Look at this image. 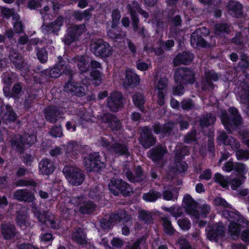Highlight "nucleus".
Returning <instances> with one entry per match:
<instances>
[{
  "label": "nucleus",
  "instance_id": "35",
  "mask_svg": "<svg viewBox=\"0 0 249 249\" xmlns=\"http://www.w3.org/2000/svg\"><path fill=\"white\" fill-rule=\"evenodd\" d=\"M110 152L118 156H124L126 157H128L130 156V152L128 150L127 144L118 142H115L112 143Z\"/></svg>",
  "mask_w": 249,
  "mask_h": 249
},
{
  "label": "nucleus",
  "instance_id": "14",
  "mask_svg": "<svg viewBox=\"0 0 249 249\" xmlns=\"http://www.w3.org/2000/svg\"><path fill=\"white\" fill-rule=\"evenodd\" d=\"M123 86L125 89L134 88L139 85L140 78L132 69H126L124 77L122 79Z\"/></svg>",
  "mask_w": 249,
  "mask_h": 249
},
{
  "label": "nucleus",
  "instance_id": "28",
  "mask_svg": "<svg viewBox=\"0 0 249 249\" xmlns=\"http://www.w3.org/2000/svg\"><path fill=\"white\" fill-rule=\"evenodd\" d=\"M64 22V18L61 16H58L57 18L48 24L42 25L43 29L45 30L48 34H53L57 35L58 32L62 26Z\"/></svg>",
  "mask_w": 249,
  "mask_h": 249
},
{
  "label": "nucleus",
  "instance_id": "1",
  "mask_svg": "<svg viewBox=\"0 0 249 249\" xmlns=\"http://www.w3.org/2000/svg\"><path fill=\"white\" fill-rule=\"evenodd\" d=\"M36 137L33 135L15 134L11 138L10 142L11 147L16 152L21 154L35 143Z\"/></svg>",
  "mask_w": 249,
  "mask_h": 249
},
{
  "label": "nucleus",
  "instance_id": "20",
  "mask_svg": "<svg viewBox=\"0 0 249 249\" xmlns=\"http://www.w3.org/2000/svg\"><path fill=\"white\" fill-rule=\"evenodd\" d=\"M9 58L16 69L25 74L29 71L28 65L24 62L22 56L19 53L15 51L11 52Z\"/></svg>",
  "mask_w": 249,
  "mask_h": 249
},
{
  "label": "nucleus",
  "instance_id": "58",
  "mask_svg": "<svg viewBox=\"0 0 249 249\" xmlns=\"http://www.w3.org/2000/svg\"><path fill=\"white\" fill-rule=\"evenodd\" d=\"M139 219L145 223L149 224L152 221V216L151 213L144 210L141 211L139 213Z\"/></svg>",
  "mask_w": 249,
  "mask_h": 249
},
{
  "label": "nucleus",
  "instance_id": "61",
  "mask_svg": "<svg viewBox=\"0 0 249 249\" xmlns=\"http://www.w3.org/2000/svg\"><path fill=\"white\" fill-rule=\"evenodd\" d=\"M1 80L3 84L5 85L4 87H8L10 88L14 82V79L11 74L4 73L1 75Z\"/></svg>",
  "mask_w": 249,
  "mask_h": 249
},
{
  "label": "nucleus",
  "instance_id": "60",
  "mask_svg": "<svg viewBox=\"0 0 249 249\" xmlns=\"http://www.w3.org/2000/svg\"><path fill=\"white\" fill-rule=\"evenodd\" d=\"M201 89L203 91H212L214 89L213 82L205 78L201 83Z\"/></svg>",
  "mask_w": 249,
  "mask_h": 249
},
{
  "label": "nucleus",
  "instance_id": "40",
  "mask_svg": "<svg viewBox=\"0 0 249 249\" xmlns=\"http://www.w3.org/2000/svg\"><path fill=\"white\" fill-rule=\"evenodd\" d=\"M58 63L55 65L57 66L61 70L63 73L68 75V76L73 74V71L70 67L69 62L65 61L61 55L57 57Z\"/></svg>",
  "mask_w": 249,
  "mask_h": 249
},
{
  "label": "nucleus",
  "instance_id": "36",
  "mask_svg": "<svg viewBox=\"0 0 249 249\" xmlns=\"http://www.w3.org/2000/svg\"><path fill=\"white\" fill-rule=\"evenodd\" d=\"M27 212L24 210H19L17 213L16 221L17 226L21 230H25L28 226L27 222Z\"/></svg>",
  "mask_w": 249,
  "mask_h": 249
},
{
  "label": "nucleus",
  "instance_id": "10",
  "mask_svg": "<svg viewBox=\"0 0 249 249\" xmlns=\"http://www.w3.org/2000/svg\"><path fill=\"white\" fill-rule=\"evenodd\" d=\"M73 74L69 75V79L64 86V90L72 95L82 97L85 94L84 87L81 83L75 82Z\"/></svg>",
  "mask_w": 249,
  "mask_h": 249
},
{
  "label": "nucleus",
  "instance_id": "16",
  "mask_svg": "<svg viewBox=\"0 0 249 249\" xmlns=\"http://www.w3.org/2000/svg\"><path fill=\"white\" fill-rule=\"evenodd\" d=\"M169 83L168 78L164 74L160 75L159 80L156 86L158 90L157 104L161 106L165 103V94L163 90L166 89Z\"/></svg>",
  "mask_w": 249,
  "mask_h": 249
},
{
  "label": "nucleus",
  "instance_id": "26",
  "mask_svg": "<svg viewBox=\"0 0 249 249\" xmlns=\"http://www.w3.org/2000/svg\"><path fill=\"white\" fill-rule=\"evenodd\" d=\"M14 197L20 202L31 203L35 200V196L27 189H18L14 193Z\"/></svg>",
  "mask_w": 249,
  "mask_h": 249
},
{
  "label": "nucleus",
  "instance_id": "12",
  "mask_svg": "<svg viewBox=\"0 0 249 249\" xmlns=\"http://www.w3.org/2000/svg\"><path fill=\"white\" fill-rule=\"evenodd\" d=\"M139 141L142 147L148 149L156 144L157 139L153 135L152 129L149 126H145L141 132Z\"/></svg>",
  "mask_w": 249,
  "mask_h": 249
},
{
  "label": "nucleus",
  "instance_id": "29",
  "mask_svg": "<svg viewBox=\"0 0 249 249\" xmlns=\"http://www.w3.org/2000/svg\"><path fill=\"white\" fill-rule=\"evenodd\" d=\"M80 145L76 141H71L67 144L66 151V157L71 160H76L79 156L78 152L80 150Z\"/></svg>",
  "mask_w": 249,
  "mask_h": 249
},
{
  "label": "nucleus",
  "instance_id": "54",
  "mask_svg": "<svg viewBox=\"0 0 249 249\" xmlns=\"http://www.w3.org/2000/svg\"><path fill=\"white\" fill-rule=\"evenodd\" d=\"M36 55L38 59L41 63H44L48 60V52L45 48L36 47Z\"/></svg>",
  "mask_w": 249,
  "mask_h": 249
},
{
  "label": "nucleus",
  "instance_id": "48",
  "mask_svg": "<svg viewBox=\"0 0 249 249\" xmlns=\"http://www.w3.org/2000/svg\"><path fill=\"white\" fill-rule=\"evenodd\" d=\"M74 239L79 245H85L87 243L86 234L82 228H79L76 230L74 233Z\"/></svg>",
  "mask_w": 249,
  "mask_h": 249
},
{
  "label": "nucleus",
  "instance_id": "9",
  "mask_svg": "<svg viewBox=\"0 0 249 249\" xmlns=\"http://www.w3.org/2000/svg\"><path fill=\"white\" fill-rule=\"evenodd\" d=\"M124 100L121 92L115 91L107 98V106L111 111L116 112L123 107Z\"/></svg>",
  "mask_w": 249,
  "mask_h": 249
},
{
  "label": "nucleus",
  "instance_id": "25",
  "mask_svg": "<svg viewBox=\"0 0 249 249\" xmlns=\"http://www.w3.org/2000/svg\"><path fill=\"white\" fill-rule=\"evenodd\" d=\"M194 59V54L190 51L178 53L173 60L175 65H189Z\"/></svg>",
  "mask_w": 249,
  "mask_h": 249
},
{
  "label": "nucleus",
  "instance_id": "22",
  "mask_svg": "<svg viewBox=\"0 0 249 249\" xmlns=\"http://www.w3.org/2000/svg\"><path fill=\"white\" fill-rule=\"evenodd\" d=\"M217 140L219 144H223L226 146L229 145L233 151H236L240 146L238 141L232 137L228 136L224 131L220 134Z\"/></svg>",
  "mask_w": 249,
  "mask_h": 249
},
{
  "label": "nucleus",
  "instance_id": "38",
  "mask_svg": "<svg viewBox=\"0 0 249 249\" xmlns=\"http://www.w3.org/2000/svg\"><path fill=\"white\" fill-rule=\"evenodd\" d=\"M222 216L230 222H239L241 220V216L235 209L233 210H224L222 212Z\"/></svg>",
  "mask_w": 249,
  "mask_h": 249
},
{
  "label": "nucleus",
  "instance_id": "15",
  "mask_svg": "<svg viewBox=\"0 0 249 249\" xmlns=\"http://www.w3.org/2000/svg\"><path fill=\"white\" fill-rule=\"evenodd\" d=\"M207 238L210 241L218 242L223 238L225 234V228L222 225L215 224L206 229Z\"/></svg>",
  "mask_w": 249,
  "mask_h": 249
},
{
  "label": "nucleus",
  "instance_id": "18",
  "mask_svg": "<svg viewBox=\"0 0 249 249\" xmlns=\"http://www.w3.org/2000/svg\"><path fill=\"white\" fill-rule=\"evenodd\" d=\"M36 215L39 222L47 227L56 230L59 228V224L56 222L54 215L47 212L37 213Z\"/></svg>",
  "mask_w": 249,
  "mask_h": 249
},
{
  "label": "nucleus",
  "instance_id": "4",
  "mask_svg": "<svg viewBox=\"0 0 249 249\" xmlns=\"http://www.w3.org/2000/svg\"><path fill=\"white\" fill-rule=\"evenodd\" d=\"M63 172L70 183L73 186L81 185L84 181L85 175L80 168L73 166H65Z\"/></svg>",
  "mask_w": 249,
  "mask_h": 249
},
{
  "label": "nucleus",
  "instance_id": "2",
  "mask_svg": "<svg viewBox=\"0 0 249 249\" xmlns=\"http://www.w3.org/2000/svg\"><path fill=\"white\" fill-rule=\"evenodd\" d=\"M109 191L115 196H129L133 193V188L126 181L122 179H114L108 184Z\"/></svg>",
  "mask_w": 249,
  "mask_h": 249
},
{
  "label": "nucleus",
  "instance_id": "42",
  "mask_svg": "<svg viewBox=\"0 0 249 249\" xmlns=\"http://www.w3.org/2000/svg\"><path fill=\"white\" fill-rule=\"evenodd\" d=\"M133 103L135 106L138 107L140 110H143L144 105L145 102V98L142 93L139 92H135L132 97Z\"/></svg>",
  "mask_w": 249,
  "mask_h": 249
},
{
  "label": "nucleus",
  "instance_id": "23",
  "mask_svg": "<svg viewBox=\"0 0 249 249\" xmlns=\"http://www.w3.org/2000/svg\"><path fill=\"white\" fill-rule=\"evenodd\" d=\"M46 120L50 123H55L61 116V111L55 106H49L44 109Z\"/></svg>",
  "mask_w": 249,
  "mask_h": 249
},
{
  "label": "nucleus",
  "instance_id": "30",
  "mask_svg": "<svg viewBox=\"0 0 249 249\" xmlns=\"http://www.w3.org/2000/svg\"><path fill=\"white\" fill-rule=\"evenodd\" d=\"M79 212L82 214H92L95 211L97 205L91 200H86L83 202L79 201L78 202Z\"/></svg>",
  "mask_w": 249,
  "mask_h": 249
},
{
  "label": "nucleus",
  "instance_id": "13",
  "mask_svg": "<svg viewBox=\"0 0 249 249\" xmlns=\"http://www.w3.org/2000/svg\"><path fill=\"white\" fill-rule=\"evenodd\" d=\"M84 32L82 25H72L69 27L67 33L64 36L63 41L66 45H70L77 41Z\"/></svg>",
  "mask_w": 249,
  "mask_h": 249
},
{
  "label": "nucleus",
  "instance_id": "19",
  "mask_svg": "<svg viewBox=\"0 0 249 249\" xmlns=\"http://www.w3.org/2000/svg\"><path fill=\"white\" fill-rule=\"evenodd\" d=\"M227 11L233 18H241L243 16V6L239 1L230 0L226 5Z\"/></svg>",
  "mask_w": 249,
  "mask_h": 249
},
{
  "label": "nucleus",
  "instance_id": "47",
  "mask_svg": "<svg viewBox=\"0 0 249 249\" xmlns=\"http://www.w3.org/2000/svg\"><path fill=\"white\" fill-rule=\"evenodd\" d=\"M188 164L186 161H174L172 171L175 174H179L187 171Z\"/></svg>",
  "mask_w": 249,
  "mask_h": 249
},
{
  "label": "nucleus",
  "instance_id": "17",
  "mask_svg": "<svg viewBox=\"0 0 249 249\" xmlns=\"http://www.w3.org/2000/svg\"><path fill=\"white\" fill-rule=\"evenodd\" d=\"M102 121L107 124V126L114 133L122 131L123 128L122 123L115 115L105 114L102 117Z\"/></svg>",
  "mask_w": 249,
  "mask_h": 249
},
{
  "label": "nucleus",
  "instance_id": "53",
  "mask_svg": "<svg viewBox=\"0 0 249 249\" xmlns=\"http://www.w3.org/2000/svg\"><path fill=\"white\" fill-rule=\"evenodd\" d=\"M213 179L215 182L218 183L223 188H227L229 184L228 178H225L219 173H216L214 174Z\"/></svg>",
  "mask_w": 249,
  "mask_h": 249
},
{
  "label": "nucleus",
  "instance_id": "55",
  "mask_svg": "<svg viewBox=\"0 0 249 249\" xmlns=\"http://www.w3.org/2000/svg\"><path fill=\"white\" fill-rule=\"evenodd\" d=\"M196 130L193 128L188 132L184 138V142L186 143H191L193 142H197L196 138Z\"/></svg>",
  "mask_w": 249,
  "mask_h": 249
},
{
  "label": "nucleus",
  "instance_id": "50",
  "mask_svg": "<svg viewBox=\"0 0 249 249\" xmlns=\"http://www.w3.org/2000/svg\"><path fill=\"white\" fill-rule=\"evenodd\" d=\"M16 187H36V182L33 179H25L23 178L19 179L14 183Z\"/></svg>",
  "mask_w": 249,
  "mask_h": 249
},
{
  "label": "nucleus",
  "instance_id": "63",
  "mask_svg": "<svg viewBox=\"0 0 249 249\" xmlns=\"http://www.w3.org/2000/svg\"><path fill=\"white\" fill-rule=\"evenodd\" d=\"M112 27H116L118 25L121 18V14L119 9L113 10L112 15Z\"/></svg>",
  "mask_w": 249,
  "mask_h": 249
},
{
  "label": "nucleus",
  "instance_id": "24",
  "mask_svg": "<svg viewBox=\"0 0 249 249\" xmlns=\"http://www.w3.org/2000/svg\"><path fill=\"white\" fill-rule=\"evenodd\" d=\"M55 168L54 161L45 158L39 163L38 169L40 174L43 176H49L52 174Z\"/></svg>",
  "mask_w": 249,
  "mask_h": 249
},
{
  "label": "nucleus",
  "instance_id": "49",
  "mask_svg": "<svg viewBox=\"0 0 249 249\" xmlns=\"http://www.w3.org/2000/svg\"><path fill=\"white\" fill-rule=\"evenodd\" d=\"M36 99V96L34 94H29L21 103L22 109L24 111H28L33 106L34 101Z\"/></svg>",
  "mask_w": 249,
  "mask_h": 249
},
{
  "label": "nucleus",
  "instance_id": "7",
  "mask_svg": "<svg viewBox=\"0 0 249 249\" xmlns=\"http://www.w3.org/2000/svg\"><path fill=\"white\" fill-rule=\"evenodd\" d=\"M94 54L101 58H107L112 54V49L110 44L103 39L96 40L92 45Z\"/></svg>",
  "mask_w": 249,
  "mask_h": 249
},
{
  "label": "nucleus",
  "instance_id": "57",
  "mask_svg": "<svg viewBox=\"0 0 249 249\" xmlns=\"http://www.w3.org/2000/svg\"><path fill=\"white\" fill-rule=\"evenodd\" d=\"M179 228L184 231H188L191 227V223L188 218H182L179 219L177 221Z\"/></svg>",
  "mask_w": 249,
  "mask_h": 249
},
{
  "label": "nucleus",
  "instance_id": "43",
  "mask_svg": "<svg viewBox=\"0 0 249 249\" xmlns=\"http://www.w3.org/2000/svg\"><path fill=\"white\" fill-rule=\"evenodd\" d=\"M161 196L162 194L160 192L150 189L148 192L143 194L142 198L146 202H154Z\"/></svg>",
  "mask_w": 249,
  "mask_h": 249
},
{
  "label": "nucleus",
  "instance_id": "64",
  "mask_svg": "<svg viewBox=\"0 0 249 249\" xmlns=\"http://www.w3.org/2000/svg\"><path fill=\"white\" fill-rule=\"evenodd\" d=\"M236 156L238 160L249 159V150L242 149L237 150L236 152Z\"/></svg>",
  "mask_w": 249,
  "mask_h": 249
},
{
  "label": "nucleus",
  "instance_id": "59",
  "mask_svg": "<svg viewBox=\"0 0 249 249\" xmlns=\"http://www.w3.org/2000/svg\"><path fill=\"white\" fill-rule=\"evenodd\" d=\"M116 27H112L107 31V36L110 38L114 39H121L123 38L121 31L116 29Z\"/></svg>",
  "mask_w": 249,
  "mask_h": 249
},
{
  "label": "nucleus",
  "instance_id": "31",
  "mask_svg": "<svg viewBox=\"0 0 249 249\" xmlns=\"http://www.w3.org/2000/svg\"><path fill=\"white\" fill-rule=\"evenodd\" d=\"M63 72L57 66H54L50 69H45L40 71V79L48 81L51 78H56L59 77Z\"/></svg>",
  "mask_w": 249,
  "mask_h": 249
},
{
  "label": "nucleus",
  "instance_id": "39",
  "mask_svg": "<svg viewBox=\"0 0 249 249\" xmlns=\"http://www.w3.org/2000/svg\"><path fill=\"white\" fill-rule=\"evenodd\" d=\"M93 7L91 6L90 8L81 11L79 10L74 11L72 14V16L77 21H82L83 19L89 20L91 17V12L94 10Z\"/></svg>",
  "mask_w": 249,
  "mask_h": 249
},
{
  "label": "nucleus",
  "instance_id": "6",
  "mask_svg": "<svg viewBox=\"0 0 249 249\" xmlns=\"http://www.w3.org/2000/svg\"><path fill=\"white\" fill-rule=\"evenodd\" d=\"M0 114H2L1 120L4 124L8 125L13 123L20 126L22 124V121L18 119V116L9 104H2L0 106Z\"/></svg>",
  "mask_w": 249,
  "mask_h": 249
},
{
  "label": "nucleus",
  "instance_id": "45",
  "mask_svg": "<svg viewBox=\"0 0 249 249\" xmlns=\"http://www.w3.org/2000/svg\"><path fill=\"white\" fill-rule=\"evenodd\" d=\"M162 222V226L163 228L164 232L169 235H172L174 234L175 229L172 226L171 221L168 216H164L161 218Z\"/></svg>",
  "mask_w": 249,
  "mask_h": 249
},
{
  "label": "nucleus",
  "instance_id": "3",
  "mask_svg": "<svg viewBox=\"0 0 249 249\" xmlns=\"http://www.w3.org/2000/svg\"><path fill=\"white\" fill-rule=\"evenodd\" d=\"M195 76L196 72L193 69L180 67L174 72V82L176 84H183L186 86L193 85L196 81Z\"/></svg>",
  "mask_w": 249,
  "mask_h": 249
},
{
  "label": "nucleus",
  "instance_id": "52",
  "mask_svg": "<svg viewBox=\"0 0 249 249\" xmlns=\"http://www.w3.org/2000/svg\"><path fill=\"white\" fill-rule=\"evenodd\" d=\"M237 221L230 222L229 227V232L231 235L237 236L238 235L241 230V226Z\"/></svg>",
  "mask_w": 249,
  "mask_h": 249
},
{
  "label": "nucleus",
  "instance_id": "32",
  "mask_svg": "<svg viewBox=\"0 0 249 249\" xmlns=\"http://www.w3.org/2000/svg\"><path fill=\"white\" fill-rule=\"evenodd\" d=\"M185 212L190 214H194L196 212L197 202L189 194H186L183 198Z\"/></svg>",
  "mask_w": 249,
  "mask_h": 249
},
{
  "label": "nucleus",
  "instance_id": "5",
  "mask_svg": "<svg viewBox=\"0 0 249 249\" xmlns=\"http://www.w3.org/2000/svg\"><path fill=\"white\" fill-rule=\"evenodd\" d=\"M99 153H91L84 159V165L89 172H98L106 168V164L101 161Z\"/></svg>",
  "mask_w": 249,
  "mask_h": 249
},
{
  "label": "nucleus",
  "instance_id": "8",
  "mask_svg": "<svg viewBox=\"0 0 249 249\" xmlns=\"http://www.w3.org/2000/svg\"><path fill=\"white\" fill-rule=\"evenodd\" d=\"M209 34V30L205 27L196 29L191 35V44L192 46H195L196 47H206L207 42L205 37L208 36Z\"/></svg>",
  "mask_w": 249,
  "mask_h": 249
},
{
  "label": "nucleus",
  "instance_id": "56",
  "mask_svg": "<svg viewBox=\"0 0 249 249\" xmlns=\"http://www.w3.org/2000/svg\"><path fill=\"white\" fill-rule=\"evenodd\" d=\"M172 88V94L174 96H181L185 92L184 86L183 84H177Z\"/></svg>",
  "mask_w": 249,
  "mask_h": 249
},
{
  "label": "nucleus",
  "instance_id": "11",
  "mask_svg": "<svg viewBox=\"0 0 249 249\" xmlns=\"http://www.w3.org/2000/svg\"><path fill=\"white\" fill-rule=\"evenodd\" d=\"M242 118L241 115L237 116H231L227 114H223L221 117L222 124L225 129L229 132L236 130L241 125Z\"/></svg>",
  "mask_w": 249,
  "mask_h": 249
},
{
  "label": "nucleus",
  "instance_id": "51",
  "mask_svg": "<svg viewBox=\"0 0 249 249\" xmlns=\"http://www.w3.org/2000/svg\"><path fill=\"white\" fill-rule=\"evenodd\" d=\"M216 118L212 113L207 114L202 117L200 120V125L204 127H208L211 124H213Z\"/></svg>",
  "mask_w": 249,
  "mask_h": 249
},
{
  "label": "nucleus",
  "instance_id": "33",
  "mask_svg": "<svg viewBox=\"0 0 249 249\" xmlns=\"http://www.w3.org/2000/svg\"><path fill=\"white\" fill-rule=\"evenodd\" d=\"M1 234L3 238L6 240H9L13 238L16 234V229L14 225L4 223L1 225Z\"/></svg>",
  "mask_w": 249,
  "mask_h": 249
},
{
  "label": "nucleus",
  "instance_id": "62",
  "mask_svg": "<svg viewBox=\"0 0 249 249\" xmlns=\"http://www.w3.org/2000/svg\"><path fill=\"white\" fill-rule=\"evenodd\" d=\"M182 109L185 111H189L194 108L195 104L191 99L183 100L180 102Z\"/></svg>",
  "mask_w": 249,
  "mask_h": 249
},
{
  "label": "nucleus",
  "instance_id": "44",
  "mask_svg": "<svg viewBox=\"0 0 249 249\" xmlns=\"http://www.w3.org/2000/svg\"><path fill=\"white\" fill-rule=\"evenodd\" d=\"M173 189L169 187H164L162 191V198L164 200L169 201L172 200L175 201L177 200L178 197V193L177 192L173 191Z\"/></svg>",
  "mask_w": 249,
  "mask_h": 249
},
{
  "label": "nucleus",
  "instance_id": "37",
  "mask_svg": "<svg viewBox=\"0 0 249 249\" xmlns=\"http://www.w3.org/2000/svg\"><path fill=\"white\" fill-rule=\"evenodd\" d=\"M214 34L216 36H221L229 35L231 33L230 25L225 22H220L216 23L214 26Z\"/></svg>",
  "mask_w": 249,
  "mask_h": 249
},
{
  "label": "nucleus",
  "instance_id": "21",
  "mask_svg": "<svg viewBox=\"0 0 249 249\" xmlns=\"http://www.w3.org/2000/svg\"><path fill=\"white\" fill-rule=\"evenodd\" d=\"M22 91V83L19 82L15 84L11 89L8 87H3V88L4 96L8 98H12L15 100L19 99Z\"/></svg>",
  "mask_w": 249,
  "mask_h": 249
},
{
  "label": "nucleus",
  "instance_id": "46",
  "mask_svg": "<svg viewBox=\"0 0 249 249\" xmlns=\"http://www.w3.org/2000/svg\"><path fill=\"white\" fill-rule=\"evenodd\" d=\"M102 74L100 70H92L89 72V79L95 86H99L102 83Z\"/></svg>",
  "mask_w": 249,
  "mask_h": 249
},
{
  "label": "nucleus",
  "instance_id": "41",
  "mask_svg": "<svg viewBox=\"0 0 249 249\" xmlns=\"http://www.w3.org/2000/svg\"><path fill=\"white\" fill-rule=\"evenodd\" d=\"M128 11L129 13L131 18L132 20V25L133 27V30L134 32H136L139 29V24L140 22V19L138 17V15L137 13L136 10L130 4L127 5Z\"/></svg>",
  "mask_w": 249,
  "mask_h": 249
},
{
  "label": "nucleus",
  "instance_id": "34",
  "mask_svg": "<svg viewBox=\"0 0 249 249\" xmlns=\"http://www.w3.org/2000/svg\"><path fill=\"white\" fill-rule=\"evenodd\" d=\"M74 62L81 73H86L89 71V61L88 57L78 55L74 57Z\"/></svg>",
  "mask_w": 249,
  "mask_h": 249
},
{
  "label": "nucleus",
  "instance_id": "27",
  "mask_svg": "<svg viewBox=\"0 0 249 249\" xmlns=\"http://www.w3.org/2000/svg\"><path fill=\"white\" fill-rule=\"evenodd\" d=\"M149 152V158L154 163H158L163 159L164 155L167 152V150L162 145H158L150 149Z\"/></svg>",
  "mask_w": 249,
  "mask_h": 249
}]
</instances>
